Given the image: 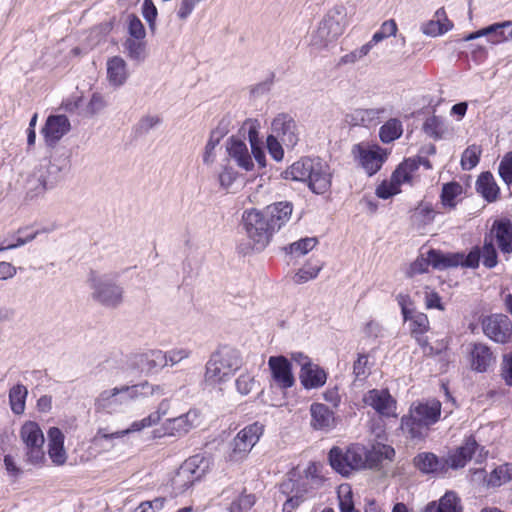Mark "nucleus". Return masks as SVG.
<instances>
[{"label":"nucleus","instance_id":"obj_1","mask_svg":"<svg viewBox=\"0 0 512 512\" xmlns=\"http://www.w3.org/2000/svg\"><path fill=\"white\" fill-rule=\"evenodd\" d=\"M281 175L286 180L307 182L309 189L315 194H324L331 187L330 167L319 157H303Z\"/></svg>","mask_w":512,"mask_h":512},{"label":"nucleus","instance_id":"obj_2","mask_svg":"<svg viewBox=\"0 0 512 512\" xmlns=\"http://www.w3.org/2000/svg\"><path fill=\"white\" fill-rule=\"evenodd\" d=\"M441 407V402L436 399L412 404L409 415L401 419L402 430L412 439L424 438L429 427L439 421Z\"/></svg>","mask_w":512,"mask_h":512},{"label":"nucleus","instance_id":"obj_3","mask_svg":"<svg viewBox=\"0 0 512 512\" xmlns=\"http://www.w3.org/2000/svg\"><path fill=\"white\" fill-rule=\"evenodd\" d=\"M241 353L230 346H221L206 363L204 380L209 385L228 381L242 366Z\"/></svg>","mask_w":512,"mask_h":512},{"label":"nucleus","instance_id":"obj_4","mask_svg":"<svg viewBox=\"0 0 512 512\" xmlns=\"http://www.w3.org/2000/svg\"><path fill=\"white\" fill-rule=\"evenodd\" d=\"M91 298L106 308H117L124 300V288L117 282V275L98 274L91 270L87 279Z\"/></svg>","mask_w":512,"mask_h":512},{"label":"nucleus","instance_id":"obj_5","mask_svg":"<svg viewBox=\"0 0 512 512\" xmlns=\"http://www.w3.org/2000/svg\"><path fill=\"white\" fill-rule=\"evenodd\" d=\"M211 468V460L196 454L185 460L171 479V486L176 495L183 494L196 481L201 480Z\"/></svg>","mask_w":512,"mask_h":512},{"label":"nucleus","instance_id":"obj_6","mask_svg":"<svg viewBox=\"0 0 512 512\" xmlns=\"http://www.w3.org/2000/svg\"><path fill=\"white\" fill-rule=\"evenodd\" d=\"M365 447L350 445L347 448L333 446L328 452L331 468L343 477H349L353 471L365 468Z\"/></svg>","mask_w":512,"mask_h":512},{"label":"nucleus","instance_id":"obj_7","mask_svg":"<svg viewBox=\"0 0 512 512\" xmlns=\"http://www.w3.org/2000/svg\"><path fill=\"white\" fill-rule=\"evenodd\" d=\"M242 223L248 238L252 242V249L262 251L270 243L275 230L264 219L260 210L252 209L245 211L242 216Z\"/></svg>","mask_w":512,"mask_h":512},{"label":"nucleus","instance_id":"obj_8","mask_svg":"<svg viewBox=\"0 0 512 512\" xmlns=\"http://www.w3.org/2000/svg\"><path fill=\"white\" fill-rule=\"evenodd\" d=\"M264 432V425L254 422L240 430L231 442L229 460L238 462L246 458Z\"/></svg>","mask_w":512,"mask_h":512},{"label":"nucleus","instance_id":"obj_9","mask_svg":"<svg viewBox=\"0 0 512 512\" xmlns=\"http://www.w3.org/2000/svg\"><path fill=\"white\" fill-rule=\"evenodd\" d=\"M481 325L483 333L496 343L506 344L512 337V322L505 314L485 316L481 320Z\"/></svg>","mask_w":512,"mask_h":512},{"label":"nucleus","instance_id":"obj_10","mask_svg":"<svg viewBox=\"0 0 512 512\" xmlns=\"http://www.w3.org/2000/svg\"><path fill=\"white\" fill-rule=\"evenodd\" d=\"M342 19L341 7H335L326 14L320 22L315 35V38L319 39L320 44L327 45L343 34L344 24Z\"/></svg>","mask_w":512,"mask_h":512},{"label":"nucleus","instance_id":"obj_11","mask_svg":"<svg viewBox=\"0 0 512 512\" xmlns=\"http://www.w3.org/2000/svg\"><path fill=\"white\" fill-rule=\"evenodd\" d=\"M352 153L369 176L376 174L387 158L385 150L380 146L365 148L362 144H356Z\"/></svg>","mask_w":512,"mask_h":512},{"label":"nucleus","instance_id":"obj_12","mask_svg":"<svg viewBox=\"0 0 512 512\" xmlns=\"http://www.w3.org/2000/svg\"><path fill=\"white\" fill-rule=\"evenodd\" d=\"M71 130V123L64 114H50L41 130L45 144L54 148L57 143Z\"/></svg>","mask_w":512,"mask_h":512},{"label":"nucleus","instance_id":"obj_13","mask_svg":"<svg viewBox=\"0 0 512 512\" xmlns=\"http://www.w3.org/2000/svg\"><path fill=\"white\" fill-rule=\"evenodd\" d=\"M271 129L287 147L293 148L299 141V133L295 120L287 113L278 114L272 121Z\"/></svg>","mask_w":512,"mask_h":512},{"label":"nucleus","instance_id":"obj_14","mask_svg":"<svg viewBox=\"0 0 512 512\" xmlns=\"http://www.w3.org/2000/svg\"><path fill=\"white\" fill-rule=\"evenodd\" d=\"M129 366L145 374L158 372L166 366L164 352L155 349L135 354L130 358Z\"/></svg>","mask_w":512,"mask_h":512},{"label":"nucleus","instance_id":"obj_15","mask_svg":"<svg viewBox=\"0 0 512 512\" xmlns=\"http://www.w3.org/2000/svg\"><path fill=\"white\" fill-rule=\"evenodd\" d=\"M268 366L273 380L281 389L291 388L295 384V378L292 373V364L285 356L279 355L269 357Z\"/></svg>","mask_w":512,"mask_h":512},{"label":"nucleus","instance_id":"obj_16","mask_svg":"<svg viewBox=\"0 0 512 512\" xmlns=\"http://www.w3.org/2000/svg\"><path fill=\"white\" fill-rule=\"evenodd\" d=\"M293 211V204L289 201H280L268 205L260 213L266 222L271 225V230L279 231L290 220Z\"/></svg>","mask_w":512,"mask_h":512},{"label":"nucleus","instance_id":"obj_17","mask_svg":"<svg viewBox=\"0 0 512 512\" xmlns=\"http://www.w3.org/2000/svg\"><path fill=\"white\" fill-rule=\"evenodd\" d=\"M161 419V415L158 411L151 413L147 417L139 420L134 421L130 427L115 431V432H109L107 428H99L97 430L95 438L105 440V441H112L114 439H119L124 437L125 435H128L132 432H139L143 430L144 428L151 427L153 425H156Z\"/></svg>","mask_w":512,"mask_h":512},{"label":"nucleus","instance_id":"obj_18","mask_svg":"<svg viewBox=\"0 0 512 512\" xmlns=\"http://www.w3.org/2000/svg\"><path fill=\"white\" fill-rule=\"evenodd\" d=\"M363 401L366 405L371 406L378 414L382 416L389 417L394 415L396 401L386 389L369 390L364 395Z\"/></svg>","mask_w":512,"mask_h":512},{"label":"nucleus","instance_id":"obj_19","mask_svg":"<svg viewBox=\"0 0 512 512\" xmlns=\"http://www.w3.org/2000/svg\"><path fill=\"white\" fill-rule=\"evenodd\" d=\"M488 36L491 43H501L512 40V22L504 21L494 23L476 32H472L464 37L465 41L474 40L476 38Z\"/></svg>","mask_w":512,"mask_h":512},{"label":"nucleus","instance_id":"obj_20","mask_svg":"<svg viewBox=\"0 0 512 512\" xmlns=\"http://www.w3.org/2000/svg\"><path fill=\"white\" fill-rule=\"evenodd\" d=\"M497 246L503 254L512 253V221L508 218L494 220L491 227Z\"/></svg>","mask_w":512,"mask_h":512},{"label":"nucleus","instance_id":"obj_21","mask_svg":"<svg viewBox=\"0 0 512 512\" xmlns=\"http://www.w3.org/2000/svg\"><path fill=\"white\" fill-rule=\"evenodd\" d=\"M384 114H386L384 107L371 109L358 108L346 115V122L352 126L368 127L378 124Z\"/></svg>","mask_w":512,"mask_h":512},{"label":"nucleus","instance_id":"obj_22","mask_svg":"<svg viewBox=\"0 0 512 512\" xmlns=\"http://www.w3.org/2000/svg\"><path fill=\"white\" fill-rule=\"evenodd\" d=\"M479 445L474 436L466 438L463 445L458 447L455 452L446 459L447 467L452 469L463 468L469 460L472 459Z\"/></svg>","mask_w":512,"mask_h":512},{"label":"nucleus","instance_id":"obj_23","mask_svg":"<svg viewBox=\"0 0 512 512\" xmlns=\"http://www.w3.org/2000/svg\"><path fill=\"white\" fill-rule=\"evenodd\" d=\"M413 465L422 474H435L447 468L446 459H440L432 452H421L413 458Z\"/></svg>","mask_w":512,"mask_h":512},{"label":"nucleus","instance_id":"obj_24","mask_svg":"<svg viewBox=\"0 0 512 512\" xmlns=\"http://www.w3.org/2000/svg\"><path fill=\"white\" fill-rule=\"evenodd\" d=\"M66 170V164L60 165L55 162H50L45 169L39 170L38 182L41 186V191L53 189L63 180Z\"/></svg>","mask_w":512,"mask_h":512},{"label":"nucleus","instance_id":"obj_25","mask_svg":"<svg viewBox=\"0 0 512 512\" xmlns=\"http://www.w3.org/2000/svg\"><path fill=\"white\" fill-rule=\"evenodd\" d=\"M475 190L488 203H494L499 199L500 188L490 171L479 174L475 183Z\"/></svg>","mask_w":512,"mask_h":512},{"label":"nucleus","instance_id":"obj_26","mask_svg":"<svg viewBox=\"0 0 512 512\" xmlns=\"http://www.w3.org/2000/svg\"><path fill=\"white\" fill-rule=\"evenodd\" d=\"M311 426L316 430L329 431L335 427L334 412L325 404L313 403L310 407Z\"/></svg>","mask_w":512,"mask_h":512},{"label":"nucleus","instance_id":"obj_27","mask_svg":"<svg viewBox=\"0 0 512 512\" xmlns=\"http://www.w3.org/2000/svg\"><path fill=\"white\" fill-rule=\"evenodd\" d=\"M299 379L305 389H317L326 383L327 373L319 365L312 363L300 370Z\"/></svg>","mask_w":512,"mask_h":512},{"label":"nucleus","instance_id":"obj_28","mask_svg":"<svg viewBox=\"0 0 512 512\" xmlns=\"http://www.w3.org/2000/svg\"><path fill=\"white\" fill-rule=\"evenodd\" d=\"M422 512H463V507L456 492L446 491L438 501L429 502Z\"/></svg>","mask_w":512,"mask_h":512},{"label":"nucleus","instance_id":"obj_29","mask_svg":"<svg viewBox=\"0 0 512 512\" xmlns=\"http://www.w3.org/2000/svg\"><path fill=\"white\" fill-rule=\"evenodd\" d=\"M227 151L229 156L237 162L239 167L245 169L246 171L252 170L254 163L244 141H242L240 138L232 136L229 139Z\"/></svg>","mask_w":512,"mask_h":512},{"label":"nucleus","instance_id":"obj_30","mask_svg":"<svg viewBox=\"0 0 512 512\" xmlns=\"http://www.w3.org/2000/svg\"><path fill=\"white\" fill-rule=\"evenodd\" d=\"M470 355L472 369L480 373L486 372L495 362L491 349L482 343H475Z\"/></svg>","mask_w":512,"mask_h":512},{"label":"nucleus","instance_id":"obj_31","mask_svg":"<svg viewBox=\"0 0 512 512\" xmlns=\"http://www.w3.org/2000/svg\"><path fill=\"white\" fill-rule=\"evenodd\" d=\"M428 257L434 269L444 270L458 267L463 258V252L445 253L432 248L428 250Z\"/></svg>","mask_w":512,"mask_h":512},{"label":"nucleus","instance_id":"obj_32","mask_svg":"<svg viewBox=\"0 0 512 512\" xmlns=\"http://www.w3.org/2000/svg\"><path fill=\"white\" fill-rule=\"evenodd\" d=\"M120 388L122 390V395L124 396V400L126 402L129 400H137L139 398L147 397L154 394H164V388L162 386L152 385L147 381L132 386L125 385Z\"/></svg>","mask_w":512,"mask_h":512},{"label":"nucleus","instance_id":"obj_33","mask_svg":"<svg viewBox=\"0 0 512 512\" xmlns=\"http://www.w3.org/2000/svg\"><path fill=\"white\" fill-rule=\"evenodd\" d=\"M126 402L122 395L120 387L102 391L95 399V409L97 411L111 412L116 406Z\"/></svg>","mask_w":512,"mask_h":512},{"label":"nucleus","instance_id":"obj_34","mask_svg":"<svg viewBox=\"0 0 512 512\" xmlns=\"http://www.w3.org/2000/svg\"><path fill=\"white\" fill-rule=\"evenodd\" d=\"M198 412L196 410H189L187 413L173 418L170 420L171 434L173 435H184L188 433L193 427L197 426L198 423Z\"/></svg>","mask_w":512,"mask_h":512},{"label":"nucleus","instance_id":"obj_35","mask_svg":"<svg viewBox=\"0 0 512 512\" xmlns=\"http://www.w3.org/2000/svg\"><path fill=\"white\" fill-rule=\"evenodd\" d=\"M107 76L114 86H121L127 79L126 62L120 56H114L107 62Z\"/></svg>","mask_w":512,"mask_h":512},{"label":"nucleus","instance_id":"obj_36","mask_svg":"<svg viewBox=\"0 0 512 512\" xmlns=\"http://www.w3.org/2000/svg\"><path fill=\"white\" fill-rule=\"evenodd\" d=\"M20 437L26 447L43 446L44 435L40 426L33 421L26 422L20 430Z\"/></svg>","mask_w":512,"mask_h":512},{"label":"nucleus","instance_id":"obj_37","mask_svg":"<svg viewBox=\"0 0 512 512\" xmlns=\"http://www.w3.org/2000/svg\"><path fill=\"white\" fill-rule=\"evenodd\" d=\"M512 480V463H504L494 468L485 479L488 487H500Z\"/></svg>","mask_w":512,"mask_h":512},{"label":"nucleus","instance_id":"obj_38","mask_svg":"<svg viewBox=\"0 0 512 512\" xmlns=\"http://www.w3.org/2000/svg\"><path fill=\"white\" fill-rule=\"evenodd\" d=\"M403 133V126L399 119L390 118L386 121L379 130V138L381 142L388 144L401 137Z\"/></svg>","mask_w":512,"mask_h":512},{"label":"nucleus","instance_id":"obj_39","mask_svg":"<svg viewBox=\"0 0 512 512\" xmlns=\"http://www.w3.org/2000/svg\"><path fill=\"white\" fill-rule=\"evenodd\" d=\"M29 227L19 228L15 233L12 234L13 238H16V242H8L7 238H4L0 245V250H12L21 247L31 241H33L39 231H33L28 233Z\"/></svg>","mask_w":512,"mask_h":512},{"label":"nucleus","instance_id":"obj_40","mask_svg":"<svg viewBox=\"0 0 512 512\" xmlns=\"http://www.w3.org/2000/svg\"><path fill=\"white\" fill-rule=\"evenodd\" d=\"M27 396L28 390L22 384H17L9 390V403L14 414H23Z\"/></svg>","mask_w":512,"mask_h":512},{"label":"nucleus","instance_id":"obj_41","mask_svg":"<svg viewBox=\"0 0 512 512\" xmlns=\"http://www.w3.org/2000/svg\"><path fill=\"white\" fill-rule=\"evenodd\" d=\"M124 52L136 63L144 62L146 59V42L144 39H126L123 42Z\"/></svg>","mask_w":512,"mask_h":512},{"label":"nucleus","instance_id":"obj_42","mask_svg":"<svg viewBox=\"0 0 512 512\" xmlns=\"http://www.w3.org/2000/svg\"><path fill=\"white\" fill-rule=\"evenodd\" d=\"M436 16L438 17L436 21L432 20L425 25L423 28L424 34L436 36L444 34L452 29L453 23L446 18L443 9L438 10L436 12Z\"/></svg>","mask_w":512,"mask_h":512},{"label":"nucleus","instance_id":"obj_43","mask_svg":"<svg viewBox=\"0 0 512 512\" xmlns=\"http://www.w3.org/2000/svg\"><path fill=\"white\" fill-rule=\"evenodd\" d=\"M317 243L318 239L316 237H305L283 247V251L286 255L299 257L311 251Z\"/></svg>","mask_w":512,"mask_h":512},{"label":"nucleus","instance_id":"obj_44","mask_svg":"<svg viewBox=\"0 0 512 512\" xmlns=\"http://www.w3.org/2000/svg\"><path fill=\"white\" fill-rule=\"evenodd\" d=\"M223 122L224 120H222L219 123V126L215 130H212L210 134L209 140L205 146V151L203 154V162L205 164H211L214 161V150L216 146L219 144L221 138H223V136L227 133L226 127H221Z\"/></svg>","mask_w":512,"mask_h":512},{"label":"nucleus","instance_id":"obj_45","mask_svg":"<svg viewBox=\"0 0 512 512\" xmlns=\"http://www.w3.org/2000/svg\"><path fill=\"white\" fill-rule=\"evenodd\" d=\"M446 130L447 128L440 116L433 115L423 123V131L434 140L442 139Z\"/></svg>","mask_w":512,"mask_h":512},{"label":"nucleus","instance_id":"obj_46","mask_svg":"<svg viewBox=\"0 0 512 512\" xmlns=\"http://www.w3.org/2000/svg\"><path fill=\"white\" fill-rule=\"evenodd\" d=\"M463 191V187L460 183L452 181L445 183L442 186L441 191V202L443 206L449 207V208H455L456 202L455 198L459 196Z\"/></svg>","mask_w":512,"mask_h":512},{"label":"nucleus","instance_id":"obj_47","mask_svg":"<svg viewBox=\"0 0 512 512\" xmlns=\"http://www.w3.org/2000/svg\"><path fill=\"white\" fill-rule=\"evenodd\" d=\"M482 149L476 144L468 146L461 156L460 165L462 170L469 171L476 167L480 161Z\"/></svg>","mask_w":512,"mask_h":512},{"label":"nucleus","instance_id":"obj_48","mask_svg":"<svg viewBox=\"0 0 512 512\" xmlns=\"http://www.w3.org/2000/svg\"><path fill=\"white\" fill-rule=\"evenodd\" d=\"M480 248L483 265L488 269L494 268L498 264V253L492 239H488L486 236L483 246Z\"/></svg>","mask_w":512,"mask_h":512},{"label":"nucleus","instance_id":"obj_49","mask_svg":"<svg viewBox=\"0 0 512 512\" xmlns=\"http://www.w3.org/2000/svg\"><path fill=\"white\" fill-rule=\"evenodd\" d=\"M248 138L251 145L252 154L260 167L266 166V156L261 142L258 138V131L255 128H250L248 131Z\"/></svg>","mask_w":512,"mask_h":512},{"label":"nucleus","instance_id":"obj_50","mask_svg":"<svg viewBox=\"0 0 512 512\" xmlns=\"http://www.w3.org/2000/svg\"><path fill=\"white\" fill-rule=\"evenodd\" d=\"M127 21L128 33L130 35L128 39H144L146 36V31L140 18L135 14H129Z\"/></svg>","mask_w":512,"mask_h":512},{"label":"nucleus","instance_id":"obj_51","mask_svg":"<svg viewBox=\"0 0 512 512\" xmlns=\"http://www.w3.org/2000/svg\"><path fill=\"white\" fill-rule=\"evenodd\" d=\"M498 174L507 186L512 184V151L507 152L501 159Z\"/></svg>","mask_w":512,"mask_h":512},{"label":"nucleus","instance_id":"obj_52","mask_svg":"<svg viewBox=\"0 0 512 512\" xmlns=\"http://www.w3.org/2000/svg\"><path fill=\"white\" fill-rule=\"evenodd\" d=\"M255 504V496L253 494H241L234 500L228 510L229 512H247Z\"/></svg>","mask_w":512,"mask_h":512},{"label":"nucleus","instance_id":"obj_53","mask_svg":"<svg viewBox=\"0 0 512 512\" xmlns=\"http://www.w3.org/2000/svg\"><path fill=\"white\" fill-rule=\"evenodd\" d=\"M431 265L429 257L418 256L406 270L405 275L407 278H413L416 275L428 272V267Z\"/></svg>","mask_w":512,"mask_h":512},{"label":"nucleus","instance_id":"obj_54","mask_svg":"<svg viewBox=\"0 0 512 512\" xmlns=\"http://www.w3.org/2000/svg\"><path fill=\"white\" fill-rule=\"evenodd\" d=\"M142 15L147 21L149 29L154 33L156 29L157 8L152 0H144L142 4Z\"/></svg>","mask_w":512,"mask_h":512},{"label":"nucleus","instance_id":"obj_55","mask_svg":"<svg viewBox=\"0 0 512 512\" xmlns=\"http://www.w3.org/2000/svg\"><path fill=\"white\" fill-rule=\"evenodd\" d=\"M481 253V248L479 246L472 247L467 255L463 253V258L461 263H459V266L472 269L478 268L481 260Z\"/></svg>","mask_w":512,"mask_h":512},{"label":"nucleus","instance_id":"obj_56","mask_svg":"<svg viewBox=\"0 0 512 512\" xmlns=\"http://www.w3.org/2000/svg\"><path fill=\"white\" fill-rule=\"evenodd\" d=\"M255 379L249 373L241 374L235 381L236 390L241 395H248L255 386Z\"/></svg>","mask_w":512,"mask_h":512},{"label":"nucleus","instance_id":"obj_57","mask_svg":"<svg viewBox=\"0 0 512 512\" xmlns=\"http://www.w3.org/2000/svg\"><path fill=\"white\" fill-rule=\"evenodd\" d=\"M429 320L426 314L415 313L410 323L411 334L426 333L429 330Z\"/></svg>","mask_w":512,"mask_h":512},{"label":"nucleus","instance_id":"obj_58","mask_svg":"<svg viewBox=\"0 0 512 512\" xmlns=\"http://www.w3.org/2000/svg\"><path fill=\"white\" fill-rule=\"evenodd\" d=\"M368 369V356L364 353H359L357 360L353 364V374L358 380H364L369 375Z\"/></svg>","mask_w":512,"mask_h":512},{"label":"nucleus","instance_id":"obj_59","mask_svg":"<svg viewBox=\"0 0 512 512\" xmlns=\"http://www.w3.org/2000/svg\"><path fill=\"white\" fill-rule=\"evenodd\" d=\"M321 270V266H309L306 265L305 267L301 268L294 277V281L297 284L305 283L309 281L310 279H314L317 277Z\"/></svg>","mask_w":512,"mask_h":512},{"label":"nucleus","instance_id":"obj_60","mask_svg":"<svg viewBox=\"0 0 512 512\" xmlns=\"http://www.w3.org/2000/svg\"><path fill=\"white\" fill-rule=\"evenodd\" d=\"M161 122L162 119L159 116H144L139 120L138 124L136 125V133L146 134L155 126L159 125Z\"/></svg>","mask_w":512,"mask_h":512},{"label":"nucleus","instance_id":"obj_61","mask_svg":"<svg viewBox=\"0 0 512 512\" xmlns=\"http://www.w3.org/2000/svg\"><path fill=\"white\" fill-rule=\"evenodd\" d=\"M107 106V102L100 93H93L89 103L86 106V112L90 116H94L101 112Z\"/></svg>","mask_w":512,"mask_h":512},{"label":"nucleus","instance_id":"obj_62","mask_svg":"<svg viewBox=\"0 0 512 512\" xmlns=\"http://www.w3.org/2000/svg\"><path fill=\"white\" fill-rule=\"evenodd\" d=\"M400 192V188L390 180L388 183L387 181H383L381 184H379L376 188V195L377 197L381 199H389L392 196L398 194Z\"/></svg>","mask_w":512,"mask_h":512},{"label":"nucleus","instance_id":"obj_63","mask_svg":"<svg viewBox=\"0 0 512 512\" xmlns=\"http://www.w3.org/2000/svg\"><path fill=\"white\" fill-rule=\"evenodd\" d=\"M338 498H339L340 512H354L355 511L354 502H353V494L349 487L345 494H342V490L340 489L338 492Z\"/></svg>","mask_w":512,"mask_h":512},{"label":"nucleus","instance_id":"obj_64","mask_svg":"<svg viewBox=\"0 0 512 512\" xmlns=\"http://www.w3.org/2000/svg\"><path fill=\"white\" fill-rule=\"evenodd\" d=\"M501 376L505 383L512 387V352L503 356Z\"/></svg>","mask_w":512,"mask_h":512}]
</instances>
